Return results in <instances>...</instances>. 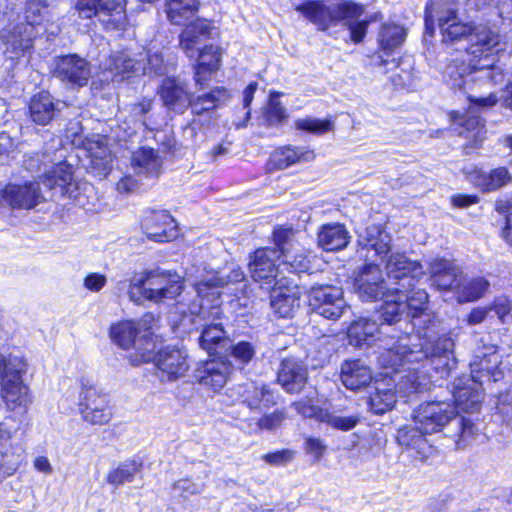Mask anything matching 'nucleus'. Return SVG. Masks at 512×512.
Here are the masks:
<instances>
[{
	"label": "nucleus",
	"instance_id": "1",
	"mask_svg": "<svg viewBox=\"0 0 512 512\" xmlns=\"http://www.w3.org/2000/svg\"><path fill=\"white\" fill-rule=\"evenodd\" d=\"M404 291L405 311L411 317L417 334L400 337L392 347L388 343L383 346L384 351L380 353L378 363L387 369L401 374L396 381L399 393L409 395L426 389L430 380L426 375H419L415 364L432 366L437 372L445 373L451 369L454 358L451 357L454 349V341L449 337L435 339L430 327V314L427 312L428 294L423 289L412 290L405 283H398Z\"/></svg>",
	"mask_w": 512,
	"mask_h": 512
},
{
	"label": "nucleus",
	"instance_id": "2",
	"mask_svg": "<svg viewBox=\"0 0 512 512\" xmlns=\"http://www.w3.org/2000/svg\"><path fill=\"white\" fill-rule=\"evenodd\" d=\"M434 20L445 42H454L460 39H468L471 44L466 50V56L479 58L478 65L481 68L492 67L498 61V54L504 49L501 36L485 24L475 25L471 22H461L453 9H443L434 14L431 8L426 9V31L433 33Z\"/></svg>",
	"mask_w": 512,
	"mask_h": 512
},
{
	"label": "nucleus",
	"instance_id": "3",
	"mask_svg": "<svg viewBox=\"0 0 512 512\" xmlns=\"http://www.w3.org/2000/svg\"><path fill=\"white\" fill-rule=\"evenodd\" d=\"M222 271L208 272L199 282L195 284L200 304L193 303L189 307V315L183 316V321L189 320L196 324L199 321L220 318V295L223 289H230L231 285L241 283L245 275L239 267L232 265Z\"/></svg>",
	"mask_w": 512,
	"mask_h": 512
},
{
	"label": "nucleus",
	"instance_id": "4",
	"mask_svg": "<svg viewBox=\"0 0 512 512\" xmlns=\"http://www.w3.org/2000/svg\"><path fill=\"white\" fill-rule=\"evenodd\" d=\"M158 319L152 313H146L138 321H120L110 327L109 335L114 344L123 348H134L128 356L132 365H140L151 361L156 349L154 330Z\"/></svg>",
	"mask_w": 512,
	"mask_h": 512
},
{
	"label": "nucleus",
	"instance_id": "5",
	"mask_svg": "<svg viewBox=\"0 0 512 512\" xmlns=\"http://www.w3.org/2000/svg\"><path fill=\"white\" fill-rule=\"evenodd\" d=\"M28 367V361L21 352L0 349L1 397L11 411L26 412L32 403L30 389L23 381Z\"/></svg>",
	"mask_w": 512,
	"mask_h": 512
},
{
	"label": "nucleus",
	"instance_id": "6",
	"mask_svg": "<svg viewBox=\"0 0 512 512\" xmlns=\"http://www.w3.org/2000/svg\"><path fill=\"white\" fill-rule=\"evenodd\" d=\"M182 289L183 282L179 275L155 268L134 273L129 279L127 294L135 304H142L145 300L159 303L174 299Z\"/></svg>",
	"mask_w": 512,
	"mask_h": 512
},
{
	"label": "nucleus",
	"instance_id": "7",
	"mask_svg": "<svg viewBox=\"0 0 512 512\" xmlns=\"http://www.w3.org/2000/svg\"><path fill=\"white\" fill-rule=\"evenodd\" d=\"M478 60V57L464 55L453 59L446 66L444 78L451 89L468 93L479 81L487 80L496 84L503 80V73L496 67V63L492 67L481 68Z\"/></svg>",
	"mask_w": 512,
	"mask_h": 512
},
{
	"label": "nucleus",
	"instance_id": "8",
	"mask_svg": "<svg viewBox=\"0 0 512 512\" xmlns=\"http://www.w3.org/2000/svg\"><path fill=\"white\" fill-rule=\"evenodd\" d=\"M468 100L470 106L466 115L461 116L458 113H453L451 118L453 125L458 126V134L468 140L470 147H477L484 140L486 131L482 120L474 113L493 107L498 102V98L493 93L485 97L468 93Z\"/></svg>",
	"mask_w": 512,
	"mask_h": 512
},
{
	"label": "nucleus",
	"instance_id": "9",
	"mask_svg": "<svg viewBox=\"0 0 512 512\" xmlns=\"http://www.w3.org/2000/svg\"><path fill=\"white\" fill-rule=\"evenodd\" d=\"M273 241L279 250L281 271L302 273L310 269L311 253L296 240L292 228H276Z\"/></svg>",
	"mask_w": 512,
	"mask_h": 512
},
{
	"label": "nucleus",
	"instance_id": "10",
	"mask_svg": "<svg viewBox=\"0 0 512 512\" xmlns=\"http://www.w3.org/2000/svg\"><path fill=\"white\" fill-rule=\"evenodd\" d=\"M125 0H76L75 9L82 19L97 18L106 30L122 29L127 22Z\"/></svg>",
	"mask_w": 512,
	"mask_h": 512
},
{
	"label": "nucleus",
	"instance_id": "11",
	"mask_svg": "<svg viewBox=\"0 0 512 512\" xmlns=\"http://www.w3.org/2000/svg\"><path fill=\"white\" fill-rule=\"evenodd\" d=\"M457 415L449 401H427L413 410L412 420L422 434L430 435L442 431Z\"/></svg>",
	"mask_w": 512,
	"mask_h": 512
},
{
	"label": "nucleus",
	"instance_id": "12",
	"mask_svg": "<svg viewBox=\"0 0 512 512\" xmlns=\"http://www.w3.org/2000/svg\"><path fill=\"white\" fill-rule=\"evenodd\" d=\"M295 9L323 31L340 23L342 17L355 16L358 11L350 5V1L345 0L333 5H326L323 1H307Z\"/></svg>",
	"mask_w": 512,
	"mask_h": 512
},
{
	"label": "nucleus",
	"instance_id": "13",
	"mask_svg": "<svg viewBox=\"0 0 512 512\" xmlns=\"http://www.w3.org/2000/svg\"><path fill=\"white\" fill-rule=\"evenodd\" d=\"M309 307L318 315L338 320L350 306L344 298V291L335 285H317L308 291Z\"/></svg>",
	"mask_w": 512,
	"mask_h": 512
},
{
	"label": "nucleus",
	"instance_id": "14",
	"mask_svg": "<svg viewBox=\"0 0 512 512\" xmlns=\"http://www.w3.org/2000/svg\"><path fill=\"white\" fill-rule=\"evenodd\" d=\"M78 410L82 420L90 425L108 424L113 417L108 395L93 386H83Z\"/></svg>",
	"mask_w": 512,
	"mask_h": 512
},
{
	"label": "nucleus",
	"instance_id": "15",
	"mask_svg": "<svg viewBox=\"0 0 512 512\" xmlns=\"http://www.w3.org/2000/svg\"><path fill=\"white\" fill-rule=\"evenodd\" d=\"M158 376L164 381H176L186 376L190 369L188 353L185 349L167 346L152 354Z\"/></svg>",
	"mask_w": 512,
	"mask_h": 512
},
{
	"label": "nucleus",
	"instance_id": "16",
	"mask_svg": "<svg viewBox=\"0 0 512 512\" xmlns=\"http://www.w3.org/2000/svg\"><path fill=\"white\" fill-rule=\"evenodd\" d=\"M81 145L90 159L93 173L99 178L106 177L111 171L113 161L108 138L100 134H93L82 140Z\"/></svg>",
	"mask_w": 512,
	"mask_h": 512
},
{
	"label": "nucleus",
	"instance_id": "17",
	"mask_svg": "<svg viewBox=\"0 0 512 512\" xmlns=\"http://www.w3.org/2000/svg\"><path fill=\"white\" fill-rule=\"evenodd\" d=\"M389 288L384 280L382 270L376 264L365 265L354 280V289L364 301L378 299L385 295Z\"/></svg>",
	"mask_w": 512,
	"mask_h": 512
},
{
	"label": "nucleus",
	"instance_id": "18",
	"mask_svg": "<svg viewBox=\"0 0 512 512\" xmlns=\"http://www.w3.org/2000/svg\"><path fill=\"white\" fill-rule=\"evenodd\" d=\"M141 226L147 237L157 242L171 241L178 236L177 224L166 210L146 212Z\"/></svg>",
	"mask_w": 512,
	"mask_h": 512
},
{
	"label": "nucleus",
	"instance_id": "19",
	"mask_svg": "<svg viewBox=\"0 0 512 512\" xmlns=\"http://www.w3.org/2000/svg\"><path fill=\"white\" fill-rule=\"evenodd\" d=\"M301 290L299 286L285 277L274 283L271 291V307L280 317H291L299 307Z\"/></svg>",
	"mask_w": 512,
	"mask_h": 512
},
{
	"label": "nucleus",
	"instance_id": "20",
	"mask_svg": "<svg viewBox=\"0 0 512 512\" xmlns=\"http://www.w3.org/2000/svg\"><path fill=\"white\" fill-rule=\"evenodd\" d=\"M277 260H280V255L276 246L275 248L257 249L251 256L248 264L251 277L255 281H263L265 283L278 280L277 277L281 267L276 265Z\"/></svg>",
	"mask_w": 512,
	"mask_h": 512
},
{
	"label": "nucleus",
	"instance_id": "21",
	"mask_svg": "<svg viewBox=\"0 0 512 512\" xmlns=\"http://www.w3.org/2000/svg\"><path fill=\"white\" fill-rule=\"evenodd\" d=\"M501 364V357L497 351V347L495 345L484 346L478 349L470 364L471 375L480 382H482V379L485 377L493 381H498L504 375Z\"/></svg>",
	"mask_w": 512,
	"mask_h": 512
},
{
	"label": "nucleus",
	"instance_id": "22",
	"mask_svg": "<svg viewBox=\"0 0 512 512\" xmlns=\"http://www.w3.org/2000/svg\"><path fill=\"white\" fill-rule=\"evenodd\" d=\"M431 285L438 290L451 291L455 294L457 284L461 281L463 270L452 260L434 258L429 263Z\"/></svg>",
	"mask_w": 512,
	"mask_h": 512
},
{
	"label": "nucleus",
	"instance_id": "23",
	"mask_svg": "<svg viewBox=\"0 0 512 512\" xmlns=\"http://www.w3.org/2000/svg\"><path fill=\"white\" fill-rule=\"evenodd\" d=\"M39 34L30 24L19 23L9 28L2 38L5 44V54L10 59H17L29 53L33 40Z\"/></svg>",
	"mask_w": 512,
	"mask_h": 512
},
{
	"label": "nucleus",
	"instance_id": "24",
	"mask_svg": "<svg viewBox=\"0 0 512 512\" xmlns=\"http://www.w3.org/2000/svg\"><path fill=\"white\" fill-rule=\"evenodd\" d=\"M0 198L12 208L32 209L41 202L42 195L37 182H28L24 185H6L0 191Z\"/></svg>",
	"mask_w": 512,
	"mask_h": 512
},
{
	"label": "nucleus",
	"instance_id": "25",
	"mask_svg": "<svg viewBox=\"0 0 512 512\" xmlns=\"http://www.w3.org/2000/svg\"><path fill=\"white\" fill-rule=\"evenodd\" d=\"M315 159L313 150L307 147L282 146L276 148L271 154L266 164L268 172L272 173L278 170H284L292 165L311 162Z\"/></svg>",
	"mask_w": 512,
	"mask_h": 512
},
{
	"label": "nucleus",
	"instance_id": "26",
	"mask_svg": "<svg viewBox=\"0 0 512 512\" xmlns=\"http://www.w3.org/2000/svg\"><path fill=\"white\" fill-rule=\"evenodd\" d=\"M466 179L482 191H495L511 180L512 176L505 167H499L485 172L474 165H468L463 169Z\"/></svg>",
	"mask_w": 512,
	"mask_h": 512
},
{
	"label": "nucleus",
	"instance_id": "27",
	"mask_svg": "<svg viewBox=\"0 0 512 512\" xmlns=\"http://www.w3.org/2000/svg\"><path fill=\"white\" fill-rule=\"evenodd\" d=\"M387 275L398 283L414 286L415 278L424 274L422 265L417 261H411L404 254L391 253L386 261Z\"/></svg>",
	"mask_w": 512,
	"mask_h": 512
},
{
	"label": "nucleus",
	"instance_id": "28",
	"mask_svg": "<svg viewBox=\"0 0 512 512\" xmlns=\"http://www.w3.org/2000/svg\"><path fill=\"white\" fill-rule=\"evenodd\" d=\"M478 383L481 382L472 375L455 380L452 394L456 409L459 408L465 412L478 410L482 398Z\"/></svg>",
	"mask_w": 512,
	"mask_h": 512
},
{
	"label": "nucleus",
	"instance_id": "29",
	"mask_svg": "<svg viewBox=\"0 0 512 512\" xmlns=\"http://www.w3.org/2000/svg\"><path fill=\"white\" fill-rule=\"evenodd\" d=\"M55 72L61 80L79 86L86 85L91 76L89 63L77 55H67L59 58Z\"/></svg>",
	"mask_w": 512,
	"mask_h": 512
},
{
	"label": "nucleus",
	"instance_id": "30",
	"mask_svg": "<svg viewBox=\"0 0 512 512\" xmlns=\"http://www.w3.org/2000/svg\"><path fill=\"white\" fill-rule=\"evenodd\" d=\"M159 95L164 106L176 113H183L189 106L191 107V94L186 90L184 84L176 78L167 77L163 79Z\"/></svg>",
	"mask_w": 512,
	"mask_h": 512
},
{
	"label": "nucleus",
	"instance_id": "31",
	"mask_svg": "<svg viewBox=\"0 0 512 512\" xmlns=\"http://www.w3.org/2000/svg\"><path fill=\"white\" fill-rule=\"evenodd\" d=\"M383 333L376 321L365 317L352 321L347 330L349 343L356 347H369L377 341L386 342V338H381Z\"/></svg>",
	"mask_w": 512,
	"mask_h": 512
},
{
	"label": "nucleus",
	"instance_id": "32",
	"mask_svg": "<svg viewBox=\"0 0 512 512\" xmlns=\"http://www.w3.org/2000/svg\"><path fill=\"white\" fill-rule=\"evenodd\" d=\"M230 372L231 364L217 358L206 361L197 368L195 377L203 386L217 391L224 387Z\"/></svg>",
	"mask_w": 512,
	"mask_h": 512
},
{
	"label": "nucleus",
	"instance_id": "33",
	"mask_svg": "<svg viewBox=\"0 0 512 512\" xmlns=\"http://www.w3.org/2000/svg\"><path fill=\"white\" fill-rule=\"evenodd\" d=\"M277 380L287 392H300L307 380V369L301 361L294 358L284 359L278 370Z\"/></svg>",
	"mask_w": 512,
	"mask_h": 512
},
{
	"label": "nucleus",
	"instance_id": "34",
	"mask_svg": "<svg viewBox=\"0 0 512 512\" xmlns=\"http://www.w3.org/2000/svg\"><path fill=\"white\" fill-rule=\"evenodd\" d=\"M212 29L211 23L206 19L190 22L180 34L181 49L188 57L193 58L198 51V45L210 38Z\"/></svg>",
	"mask_w": 512,
	"mask_h": 512
},
{
	"label": "nucleus",
	"instance_id": "35",
	"mask_svg": "<svg viewBox=\"0 0 512 512\" xmlns=\"http://www.w3.org/2000/svg\"><path fill=\"white\" fill-rule=\"evenodd\" d=\"M42 182L50 189L59 188L62 195L69 198H76L74 191L77 190V184L73 179V169L67 162L57 163L42 177Z\"/></svg>",
	"mask_w": 512,
	"mask_h": 512
},
{
	"label": "nucleus",
	"instance_id": "36",
	"mask_svg": "<svg viewBox=\"0 0 512 512\" xmlns=\"http://www.w3.org/2000/svg\"><path fill=\"white\" fill-rule=\"evenodd\" d=\"M105 70L111 74L112 81H122L131 75H144L146 68L140 67L126 52L112 53L105 63Z\"/></svg>",
	"mask_w": 512,
	"mask_h": 512
},
{
	"label": "nucleus",
	"instance_id": "37",
	"mask_svg": "<svg viewBox=\"0 0 512 512\" xmlns=\"http://www.w3.org/2000/svg\"><path fill=\"white\" fill-rule=\"evenodd\" d=\"M341 380L347 389L358 390L370 384L372 372L360 360L345 361L341 367Z\"/></svg>",
	"mask_w": 512,
	"mask_h": 512
},
{
	"label": "nucleus",
	"instance_id": "38",
	"mask_svg": "<svg viewBox=\"0 0 512 512\" xmlns=\"http://www.w3.org/2000/svg\"><path fill=\"white\" fill-rule=\"evenodd\" d=\"M359 245L375 251L381 258L386 257L391 250V236L380 225H370L358 235Z\"/></svg>",
	"mask_w": 512,
	"mask_h": 512
},
{
	"label": "nucleus",
	"instance_id": "39",
	"mask_svg": "<svg viewBox=\"0 0 512 512\" xmlns=\"http://www.w3.org/2000/svg\"><path fill=\"white\" fill-rule=\"evenodd\" d=\"M349 232L339 223L323 225L317 235L318 245L326 251L341 250L349 243Z\"/></svg>",
	"mask_w": 512,
	"mask_h": 512
},
{
	"label": "nucleus",
	"instance_id": "40",
	"mask_svg": "<svg viewBox=\"0 0 512 512\" xmlns=\"http://www.w3.org/2000/svg\"><path fill=\"white\" fill-rule=\"evenodd\" d=\"M239 395L241 402L252 411L261 412L276 403L274 395L266 386H258L255 383L243 386Z\"/></svg>",
	"mask_w": 512,
	"mask_h": 512
},
{
	"label": "nucleus",
	"instance_id": "41",
	"mask_svg": "<svg viewBox=\"0 0 512 512\" xmlns=\"http://www.w3.org/2000/svg\"><path fill=\"white\" fill-rule=\"evenodd\" d=\"M489 286V281L484 277H468L463 273L454 295L459 303L474 302L485 295Z\"/></svg>",
	"mask_w": 512,
	"mask_h": 512
},
{
	"label": "nucleus",
	"instance_id": "42",
	"mask_svg": "<svg viewBox=\"0 0 512 512\" xmlns=\"http://www.w3.org/2000/svg\"><path fill=\"white\" fill-rule=\"evenodd\" d=\"M163 160L159 153L152 148H140L132 155V166L139 174L147 177H157L161 173Z\"/></svg>",
	"mask_w": 512,
	"mask_h": 512
},
{
	"label": "nucleus",
	"instance_id": "43",
	"mask_svg": "<svg viewBox=\"0 0 512 512\" xmlns=\"http://www.w3.org/2000/svg\"><path fill=\"white\" fill-rule=\"evenodd\" d=\"M381 297L384 302L380 308V316L388 324L399 321L405 312L404 291L400 286L390 287Z\"/></svg>",
	"mask_w": 512,
	"mask_h": 512
},
{
	"label": "nucleus",
	"instance_id": "44",
	"mask_svg": "<svg viewBox=\"0 0 512 512\" xmlns=\"http://www.w3.org/2000/svg\"><path fill=\"white\" fill-rule=\"evenodd\" d=\"M425 435L420 432L416 425L415 427H405L398 430L397 441L400 445L415 450L417 458L424 460L432 450Z\"/></svg>",
	"mask_w": 512,
	"mask_h": 512
},
{
	"label": "nucleus",
	"instance_id": "45",
	"mask_svg": "<svg viewBox=\"0 0 512 512\" xmlns=\"http://www.w3.org/2000/svg\"><path fill=\"white\" fill-rule=\"evenodd\" d=\"M220 65V54L213 45L205 46L199 51L197 64L195 66V80L203 85L209 76L215 72Z\"/></svg>",
	"mask_w": 512,
	"mask_h": 512
},
{
	"label": "nucleus",
	"instance_id": "46",
	"mask_svg": "<svg viewBox=\"0 0 512 512\" xmlns=\"http://www.w3.org/2000/svg\"><path fill=\"white\" fill-rule=\"evenodd\" d=\"M31 120L37 125H47L55 115V104L48 92L34 95L29 104Z\"/></svg>",
	"mask_w": 512,
	"mask_h": 512
},
{
	"label": "nucleus",
	"instance_id": "47",
	"mask_svg": "<svg viewBox=\"0 0 512 512\" xmlns=\"http://www.w3.org/2000/svg\"><path fill=\"white\" fill-rule=\"evenodd\" d=\"M198 8V0H168L167 16L173 24H186L196 15Z\"/></svg>",
	"mask_w": 512,
	"mask_h": 512
},
{
	"label": "nucleus",
	"instance_id": "48",
	"mask_svg": "<svg viewBox=\"0 0 512 512\" xmlns=\"http://www.w3.org/2000/svg\"><path fill=\"white\" fill-rule=\"evenodd\" d=\"M228 340L221 324L205 325L200 336V346L210 355L219 353Z\"/></svg>",
	"mask_w": 512,
	"mask_h": 512
},
{
	"label": "nucleus",
	"instance_id": "49",
	"mask_svg": "<svg viewBox=\"0 0 512 512\" xmlns=\"http://www.w3.org/2000/svg\"><path fill=\"white\" fill-rule=\"evenodd\" d=\"M230 98V93L225 88H215L208 94L192 99L193 113L201 114L224 104Z\"/></svg>",
	"mask_w": 512,
	"mask_h": 512
},
{
	"label": "nucleus",
	"instance_id": "50",
	"mask_svg": "<svg viewBox=\"0 0 512 512\" xmlns=\"http://www.w3.org/2000/svg\"><path fill=\"white\" fill-rule=\"evenodd\" d=\"M405 30L396 24H385L380 32L381 48L387 53L398 48L405 40Z\"/></svg>",
	"mask_w": 512,
	"mask_h": 512
},
{
	"label": "nucleus",
	"instance_id": "51",
	"mask_svg": "<svg viewBox=\"0 0 512 512\" xmlns=\"http://www.w3.org/2000/svg\"><path fill=\"white\" fill-rule=\"evenodd\" d=\"M350 5L358 10L356 15L352 16L351 18L342 17L341 22H343L350 30L352 41L359 43L364 39L366 35L367 26L370 20L361 18L364 13V8L361 5H358L354 2H350Z\"/></svg>",
	"mask_w": 512,
	"mask_h": 512
},
{
	"label": "nucleus",
	"instance_id": "52",
	"mask_svg": "<svg viewBox=\"0 0 512 512\" xmlns=\"http://www.w3.org/2000/svg\"><path fill=\"white\" fill-rule=\"evenodd\" d=\"M141 468L142 464L135 460L126 461L109 472L107 475V481L115 486L121 485L125 482H131L135 475L140 472Z\"/></svg>",
	"mask_w": 512,
	"mask_h": 512
},
{
	"label": "nucleus",
	"instance_id": "53",
	"mask_svg": "<svg viewBox=\"0 0 512 512\" xmlns=\"http://www.w3.org/2000/svg\"><path fill=\"white\" fill-rule=\"evenodd\" d=\"M294 126L297 130L305 131L315 135H322L334 130V123L332 120L318 119L309 116L296 119L294 121Z\"/></svg>",
	"mask_w": 512,
	"mask_h": 512
},
{
	"label": "nucleus",
	"instance_id": "54",
	"mask_svg": "<svg viewBox=\"0 0 512 512\" xmlns=\"http://www.w3.org/2000/svg\"><path fill=\"white\" fill-rule=\"evenodd\" d=\"M396 403V394L390 389L376 388V392L369 397V406L375 414H383L393 408Z\"/></svg>",
	"mask_w": 512,
	"mask_h": 512
},
{
	"label": "nucleus",
	"instance_id": "55",
	"mask_svg": "<svg viewBox=\"0 0 512 512\" xmlns=\"http://www.w3.org/2000/svg\"><path fill=\"white\" fill-rule=\"evenodd\" d=\"M47 7V0H27L24 11L25 24H30L36 31H39L38 26L41 25L47 14Z\"/></svg>",
	"mask_w": 512,
	"mask_h": 512
},
{
	"label": "nucleus",
	"instance_id": "56",
	"mask_svg": "<svg viewBox=\"0 0 512 512\" xmlns=\"http://www.w3.org/2000/svg\"><path fill=\"white\" fill-rule=\"evenodd\" d=\"M282 94L279 92H271L268 104L265 110V120L269 125L281 124L287 118V112L278 98Z\"/></svg>",
	"mask_w": 512,
	"mask_h": 512
},
{
	"label": "nucleus",
	"instance_id": "57",
	"mask_svg": "<svg viewBox=\"0 0 512 512\" xmlns=\"http://www.w3.org/2000/svg\"><path fill=\"white\" fill-rule=\"evenodd\" d=\"M296 411L304 418H313L323 422L328 409L317 406L311 399H302L293 403Z\"/></svg>",
	"mask_w": 512,
	"mask_h": 512
},
{
	"label": "nucleus",
	"instance_id": "58",
	"mask_svg": "<svg viewBox=\"0 0 512 512\" xmlns=\"http://www.w3.org/2000/svg\"><path fill=\"white\" fill-rule=\"evenodd\" d=\"M360 418L357 415L338 416L327 410L323 418V423L342 431H349L353 429L359 422Z\"/></svg>",
	"mask_w": 512,
	"mask_h": 512
},
{
	"label": "nucleus",
	"instance_id": "59",
	"mask_svg": "<svg viewBox=\"0 0 512 512\" xmlns=\"http://www.w3.org/2000/svg\"><path fill=\"white\" fill-rule=\"evenodd\" d=\"M172 490L176 496L187 499L193 495L200 494L203 491V486L190 479H180L173 484Z\"/></svg>",
	"mask_w": 512,
	"mask_h": 512
},
{
	"label": "nucleus",
	"instance_id": "60",
	"mask_svg": "<svg viewBox=\"0 0 512 512\" xmlns=\"http://www.w3.org/2000/svg\"><path fill=\"white\" fill-rule=\"evenodd\" d=\"M477 3L481 7L494 8L503 20L512 19V0H477Z\"/></svg>",
	"mask_w": 512,
	"mask_h": 512
},
{
	"label": "nucleus",
	"instance_id": "61",
	"mask_svg": "<svg viewBox=\"0 0 512 512\" xmlns=\"http://www.w3.org/2000/svg\"><path fill=\"white\" fill-rule=\"evenodd\" d=\"M255 355V347L247 341H240L232 347L231 356L240 364H247Z\"/></svg>",
	"mask_w": 512,
	"mask_h": 512
},
{
	"label": "nucleus",
	"instance_id": "62",
	"mask_svg": "<svg viewBox=\"0 0 512 512\" xmlns=\"http://www.w3.org/2000/svg\"><path fill=\"white\" fill-rule=\"evenodd\" d=\"M304 450L311 455L315 461H319L327 450L325 442L318 437L307 436L304 441Z\"/></svg>",
	"mask_w": 512,
	"mask_h": 512
},
{
	"label": "nucleus",
	"instance_id": "63",
	"mask_svg": "<svg viewBox=\"0 0 512 512\" xmlns=\"http://www.w3.org/2000/svg\"><path fill=\"white\" fill-rule=\"evenodd\" d=\"M295 453L289 449H283L263 455L262 459L273 466L286 465L294 458Z\"/></svg>",
	"mask_w": 512,
	"mask_h": 512
},
{
	"label": "nucleus",
	"instance_id": "64",
	"mask_svg": "<svg viewBox=\"0 0 512 512\" xmlns=\"http://www.w3.org/2000/svg\"><path fill=\"white\" fill-rule=\"evenodd\" d=\"M285 416L281 411H274L271 414L264 415L257 421L259 429L272 430L281 425Z\"/></svg>",
	"mask_w": 512,
	"mask_h": 512
}]
</instances>
